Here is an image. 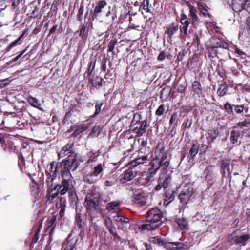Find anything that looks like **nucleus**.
<instances>
[{
  "mask_svg": "<svg viewBox=\"0 0 250 250\" xmlns=\"http://www.w3.org/2000/svg\"><path fill=\"white\" fill-rule=\"evenodd\" d=\"M102 217L104 220V224L110 233L113 236H116L117 235L116 227L113 225L111 218L104 215H103Z\"/></svg>",
  "mask_w": 250,
  "mask_h": 250,
  "instance_id": "nucleus-14",
  "label": "nucleus"
},
{
  "mask_svg": "<svg viewBox=\"0 0 250 250\" xmlns=\"http://www.w3.org/2000/svg\"><path fill=\"white\" fill-rule=\"evenodd\" d=\"M155 155L154 158L151 160L149 164L150 167L147 172L146 180L147 183L154 180L155 175L160 168L166 170L169 165L167 154L165 151L164 147H157L155 151Z\"/></svg>",
  "mask_w": 250,
  "mask_h": 250,
  "instance_id": "nucleus-1",
  "label": "nucleus"
},
{
  "mask_svg": "<svg viewBox=\"0 0 250 250\" xmlns=\"http://www.w3.org/2000/svg\"><path fill=\"white\" fill-rule=\"evenodd\" d=\"M101 132V129L99 126H95L93 127L92 130L90 134V136L92 137H97Z\"/></svg>",
  "mask_w": 250,
  "mask_h": 250,
  "instance_id": "nucleus-47",
  "label": "nucleus"
},
{
  "mask_svg": "<svg viewBox=\"0 0 250 250\" xmlns=\"http://www.w3.org/2000/svg\"><path fill=\"white\" fill-rule=\"evenodd\" d=\"M237 126L241 128L243 127H250V121L248 120H245L243 121L239 122L237 123Z\"/></svg>",
  "mask_w": 250,
  "mask_h": 250,
  "instance_id": "nucleus-50",
  "label": "nucleus"
},
{
  "mask_svg": "<svg viewBox=\"0 0 250 250\" xmlns=\"http://www.w3.org/2000/svg\"><path fill=\"white\" fill-rule=\"evenodd\" d=\"M192 88L195 94H197L198 96L202 94V90L201 85L200 83L198 81H195L193 82L192 84Z\"/></svg>",
  "mask_w": 250,
  "mask_h": 250,
  "instance_id": "nucleus-29",
  "label": "nucleus"
},
{
  "mask_svg": "<svg viewBox=\"0 0 250 250\" xmlns=\"http://www.w3.org/2000/svg\"><path fill=\"white\" fill-rule=\"evenodd\" d=\"M235 111L238 114H241L243 112L244 107L242 105H233Z\"/></svg>",
  "mask_w": 250,
  "mask_h": 250,
  "instance_id": "nucleus-57",
  "label": "nucleus"
},
{
  "mask_svg": "<svg viewBox=\"0 0 250 250\" xmlns=\"http://www.w3.org/2000/svg\"><path fill=\"white\" fill-rule=\"evenodd\" d=\"M228 87L226 85H221L217 90V94L219 96H223L227 92Z\"/></svg>",
  "mask_w": 250,
  "mask_h": 250,
  "instance_id": "nucleus-48",
  "label": "nucleus"
},
{
  "mask_svg": "<svg viewBox=\"0 0 250 250\" xmlns=\"http://www.w3.org/2000/svg\"><path fill=\"white\" fill-rule=\"evenodd\" d=\"M205 172L206 173L205 179L208 182H209L212 180L214 177V174L212 171V166H208L205 169Z\"/></svg>",
  "mask_w": 250,
  "mask_h": 250,
  "instance_id": "nucleus-30",
  "label": "nucleus"
},
{
  "mask_svg": "<svg viewBox=\"0 0 250 250\" xmlns=\"http://www.w3.org/2000/svg\"><path fill=\"white\" fill-rule=\"evenodd\" d=\"M192 119H188L185 121V122L184 123V125L185 128H189L191 127V126L192 125Z\"/></svg>",
  "mask_w": 250,
  "mask_h": 250,
  "instance_id": "nucleus-61",
  "label": "nucleus"
},
{
  "mask_svg": "<svg viewBox=\"0 0 250 250\" xmlns=\"http://www.w3.org/2000/svg\"><path fill=\"white\" fill-rule=\"evenodd\" d=\"M56 220V216L54 215L50 219H48V221L46 224V226L47 228L51 227L52 226V228L51 229V230L50 232V236H49V238H50L51 241L52 240V239L51 238V235L52 234V232L55 228V226H53V224H54Z\"/></svg>",
  "mask_w": 250,
  "mask_h": 250,
  "instance_id": "nucleus-33",
  "label": "nucleus"
},
{
  "mask_svg": "<svg viewBox=\"0 0 250 250\" xmlns=\"http://www.w3.org/2000/svg\"><path fill=\"white\" fill-rule=\"evenodd\" d=\"M250 239V235L245 234L236 238L235 242L236 244L245 245L246 242Z\"/></svg>",
  "mask_w": 250,
  "mask_h": 250,
  "instance_id": "nucleus-31",
  "label": "nucleus"
},
{
  "mask_svg": "<svg viewBox=\"0 0 250 250\" xmlns=\"http://www.w3.org/2000/svg\"><path fill=\"white\" fill-rule=\"evenodd\" d=\"M175 192L172 190H167L165 194L164 205L167 206L175 199Z\"/></svg>",
  "mask_w": 250,
  "mask_h": 250,
  "instance_id": "nucleus-20",
  "label": "nucleus"
},
{
  "mask_svg": "<svg viewBox=\"0 0 250 250\" xmlns=\"http://www.w3.org/2000/svg\"><path fill=\"white\" fill-rule=\"evenodd\" d=\"M189 15L192 19V23L193 25H197L199 22V18L196 14L195 8L190 5L189 6Z\"/></svg>",
  "mask_w": 250,
  "mask_h": 250,
  "instance_id": "nucleus-27",
  "label": "nucleus"
},
{
  "mask_svg": "<svg viewBox=\"0 0 250 250\" xmlns=\"http://www.w3.org/2000/svg\"><path fill=\"white\" fill-rule=\"evenodd\" d=\"M61 172L62 179H71L72 176L70 173L71 168L68 160H64L60 164Z\"/></svg>",
  "mask_w": 250,
  "mask_h": 250,
  "instance_id": "nucleus-8",
  "label": "nucleus"
},
{
  "mask_svg": "<svg viewBox=\"0 0 250 250\" xmlns=\"http://www.w3.org/2000/svg\"><path fill=\"white\" fill-rule=\"evenodd\" d=\"M106 5L107 3L105 0H100L97 2L93 13L92 17L93 20L97 18L98 14L102 12V9Z\"/></svg>",
  "mask_w": 250,
  "mask_h": 250,
  "instance_id": "nucleus-16",
  "label": "nucleus"
},
{
  "mask_svg": "<svg viewBox=\"0 0 250 250\" xmlns=\"http://www.w3.org/2000/svg\"><path fill=\"white\" fill-rule=\"evenodd\" d=\"M39 8L38 7L35 6L32 12L31 13L30 18L35 19L36 18H37L39 15Z\"/></svg>",
  "mask_w": 250,
  "mask_h": 250,
  "instance_id": "nucleus-53",
  "label": "nucleus"
},
{
  "mask_svg": "<svg viewBox=\"0 0 250 250\" xmlns=\"http://www.w3.org/2000/svg\"><path fill=\"white\" fill-rule=\"evenodd\" d=\"M104 167V162L101 163L94 166L90 171H85L83 176V181L90 184L95 183L102 177Z\"/></svg>",
  "mask_w": 250,
  "mask_h": 250,
  "instance_id": "nucleus-3",
  "label": "nucleus"
},
{
  "mask_svg": "<svg viewBox=\"0 0 250 250\" xmlns=\"http://www.w3.org/2000/svg\"><path fill=\"white\" fill-rule=\"evenodd\" d=\"M208 137L210 138L211 141L213 142L215 139L217 137L219 132L217 129H211L208 131Z\"/></svg>",
  "mask_w": 250,
  "mask_h": 250,
  "instance_id": "nucleus-43",
  "label": "nucleus"
},
{
  "mask_svg": "<svg viewBox=\"0 0 250 250\" xmlns=\"http://www.w3.org/2000/svg\"><path fill=\"white\" fill-rule=\"evenodd\" d=\"M235 53L237 54L238 56H240L242 59H245L246 57V54L245 53L237 48H235Z\"/></svg>",
  "mask_w": 250,
  "mask_h": 250,
  "instance_id": "nucleus-59",
  "label": "nucleus"
},
{
  "mask_svg": "<svg viewBox=\"0 0 250 250\" xmlns=\"http://www.w3.org/2000/svg\"><path fill=\"white\" fill-rule=\"evenodd\" d=\"M87 212L89 213L90 216V220L95 225H96V220H98L97 219L100 214L99 209H93L92 210H87Z\"/></svg>",
  "mask_w": 250,
  "mask_h": 250,
  "instance_id": "nucleus-28",
  "label": "nucleus"
},
{
  "mask_svg": "<svg viewBox=\"0 0 250 250\" xmlns=\"http://www.w3.org/2000/svg\"><path fill=\"white\" fill-rule=\"evenodd\" d=\"M249 3H250V0H232V8L236 13L248 12L247 7Z\"/></svg>",
  "mask_w": 250,
  "mask_h": 250,
  "instance_id": "nucleus-6",
  "label": "nucleus"
},
{
  "mask_svg": "<svg viewBox=\"0 0 250 250\" xmlns=\"http://www.w3.org/2000/svg\"><path fill=\"white\" fill-rule=\"evenodd\" d=\"M90 81L92 85L97 88L102 86L103 79L101 77L96 76L94 79Z\"/></svg>",
  "mask_w": 250,
  "mask_h": 250,
  "instance_id": "nucleus-35",
  "label": "nucleus"
},
{
  "mask_svg": "<svg viewBox=\"0 0 250 250\" xmlns=\"http://www.w3.org/2000/svg\"><path fill=\"white\" fill-rule=\"evenodd\" d=\"M199 145L197 143H193L189 151L190 157L193 158L198 153Z\"/></svg>",
  "mask_w": 250,
  "mask_h": 250,
  "instance_id": "nucleus-39",
  "label": "nucleus"
},
{
  "mask_svg": "<svg viewBox=\"0 0 250 250\" xmlns=\"http://www.w3.org/2000/svg\"><path fill=\"white\" fill-rule=\"evenodd\" d=\"M186 85L183 84H180L178 86L177 91L180 93H183L185 92L186 89Z\"/></svg>",
  "mask_w": 250,
  "mask_h": 250,
  "instance_id": "nucleus-63",
  "label": "nucleus"
},
{
  "mask_svg": "<svg viewBox=\"0 0 250 250\" xmlns=\"http://www.w3.org/2000/svg\"><path fill=\"white\" fill-rule=\"evenodd\" d=\"M148 160V158L147 155H143L138 157L130 162V167L134 168L139 165L146 163Z\"/></svg>",
  "mask_w": 250,
  "mask_h": 250,
  "instance_id": "nucleus-18",
  "label": "nucleus"
},
{
  "mask_svg": "<svg viewBox=\"0 0 250 250\" xmlns=\"http://www.w3.org/2000/svg\"><path fill=\"white\" fill-rule=\"evenodd\" d=\"M193 194V189L187 187L183 189L179 195V199L183 205H187Z\"/></svg>",
  "mask_w": 250,
  "mask_h": 250,
  "instance_id": "nucleus-11",
  "label": "nucleus"
},
{
  "mask_svg": "<svg viewBox=\"0 0 250 250\" xmlns=\"http://www.w3.org/2000/svg\"><path fill=\"white\" fill-rule=\"evenodd\" d=\"M69 200L72 204H76L77 200V197L76 191L73 187L72 188L68 191Z\"/></svg>",
  "mask_w": 250,
  "mask_h": 250,
  "instance_id": "nucleus-36",
  "label": "nucleus"
},
{
  "mask_svg": "<svg viewBox=\"0 0 250 250\" xmlns=\"http://www.w3.org/2000/svg\"><path fill=\"white\" fill-rule=\"evenodd\" d=\"M98 156V154L97 153H90L88 159L86 161V164L90 165L91 163L96 162Z\"/></svg>",
  "mask_w": 250,
  "mask_h": 250,
  "instance_id": "nucleus-46",
  "label": "nucleus"
},
{
  "mask_svg": "<svg viewBox=\"0 0 250 250\" xmlns=\"http://www.w3.org/2000/svg\"><path fill=\"white\" fill-rule=\"evenodd\" d=\"M58 167V163L54 161L52 162L50 164V171L49 173H51L52 175H56Z\"/></svg>",
  "mask_w": 250,
  "mask_h": 250,
  "instance_id": "nucleus-45",
  "label": "nucleus"
},
{
  "mask_svg": "<svg viewBox=\"0 0 250 250\" xmlns=\"http://www.w3.org/2000/svg\"><path fill=\"white\" fill-rule=\"evenodd\" d=\"M178 25L172 23L170 26L167 28V33L168 37L171 38L178 31Z\"/></svg>",
  "mask_w": 250,
  "mask_h": 250,
  "instance_id": "nucleus-32",
  "label": "nucleus"
},
{
  "mask_svg": "<svg viewBox=\"0 0 250 250\" xmlns=\"http://www.w3.org/2000/svg\"><path fill=\"white\" fill-rule=\"evenodd\" d=\"M117 41L116 40H111L108 44V52H112L114 48H115V46L117 44Z\"/></svg>",
  "mask_w": 250,
  "mask_h": 250,
  "instance_id": "nucleus-51",
  "label": "nucleus"
},
{
  "mask_svg": "<svg viewBox=\"0 0 250 250\" xmlns=\"http://www.w3.org/2000/svg\"><path fill=\"white\" fill-rule=\"evenodd\" d=\"M180 23L182 26L180 27L181 38H185L188 35V27L189 25V21L188 20L187 16L184 13L181 15Z\"/></svg>",
  "mask_w": 250,
  "mask_h": 250,
  "instance_id": "nucleus-10",
  "label": "nucleus"
},
{
  "mask_svg": "<svg viewBox=\"0 0 250 250\" xmlns=\"http://www.w3.org/2000/svg\"><path fill=\"white\" fill-rule=\"evenodd\" d=\"M120 203L117 201H112L109 203L107 206L106 209L109 212L111 213L117 212L120 210Z\"/></svg>",
  "mask_w": 250,
  "mask_h": 250,
  "instance_id": "nucleus-19",
  "label": "nucleus"
},
{
  "mask_svg": "<svg viewBox=\"0 0 250 250\" xmlns=\"http://www.w3.org/2000/svg\"><path fill=\"white\" fill-rule=\"evenodd\" d=\"M147 127V122L144 120L141 122L139 128L136 127L134 129V131L136 132L138 136H142L146 132V129Z\"/></svg>",
  "mask_w": 250,
  "mask_h": 250,
  "instance_id": "nucleus-24",
  "label": "nucleus"
},
{
  "mask_svg": "<svg viewBox=\"0 0 250 250\" xmlns=\"http://www.w3.org/2000/svg\"><path fill=\"white\" fill-rule=\"evenodd\" d=\"M103 105V103H97L95 105V111L92 117H94L97 115L101 111V107Z\"/></svg>",
  "mask_w": 250,
  "mask_h": 250,
  "instance_id": "nucleus-54",
  "label": "nucleus"
},
{
  "mask_svg": "<svg viewBox=\"0 0 250 250\" xmlns=\"http://www.w3.org/2000/svg\"><path fill=\"white\" fill-rule=\"evenodd\" d=\"M21 44V41H20V39H17L15 41H14L13 42H12L9 46L7 47V50L9 51L10 50L12 47L14 46H16L17 44Z\"/></svg>",
  "mask_w": 250,
  "mask_h": 250,
  "instance_id": "nucleus-58",
  "label": "nucleus"
},
{
  "mask_svg": "<svg viewBox=\"0 0 250 250\" xmlns=\"http://www.w3.org/2000/svg\"><path fill=\"white\" fill-rule=\"evenodd\" d=\"M81 162V161L80 159L79 158H78L77 157L75 156L73 159V160H72L71 164H70V167L71 168V170L74 171L76 169H77V168L79 167V166Z\"/></svg>",
  "mask_w": 250,
  "mask_h": 250,
  "instance_id": "nucleus-37",
  "label": "nucleus"
},
{
  "mask_svg": "<svg viewBox=\"0 0 250 250\" xmlns=\"http://www.w3.org/2000/svg\"><path fill=\"white\" fill-rule=\"evenodd\" d=\"M84 207L86 210L100 209L99 196L93 193H88L85 198Z\"/></svg>",
  "mask_w": 250,
  "mask_h": 250,
  "instance_id": "nucleus-5",
  "label": "nucleus"
},
{
  "mask_svg": "<svg viewBox=\"0 0 250 250\" xmlns=\"http://www.w3.org/2000/svg\"><path fill=\"white\" fill-rule=\"evenodd\" d=\"M47 174V178H46V183L47 184V188H50L54 187L53 181L54 179L56 178V175H52L51 173H48V172L46 171Z\"/></svg>",
  "mask_w": 250,
  "mask_h": 250,
  "instance_id": "nucleus-34",
  "label": "nucleus"
},
{
  "mask_svg": "<svg viewBox=\"0 0 250 250\" xmlns=\"http://www.w3.org/2000/svg\"><path fill=\"white\" fill-rule=\"evenodd\" d=\"M123 175V179H121V182H128L131 181L136 176L137 172L133 169V167H131L125 170Z\"/></svg>",
  "mask_w": 250,
  "mask_h": 250,
  "instance_id": "nucleus-15",
  "label": "nucleus"
},
{
  "mask_svg": "<svg viewBox=\"0 0 250 250\" xmlns=\"http://www.w3.org/2000/svg\"><path fill=\"white\" fill-rule=\"evenodd\" d=\"M95 63L96 61H94L93 60H91L90 61L87 71V74L89 76H90L92 74V73L95 68Z\"/></svg>",
  "mask_w": 250,
  "mask_h": 250,
  "instance_id": "nucleus-49",
  "label": "nucleus"
},
{
  "mask_svg": "<svg viewBox=\"0 0 250 250\" xmlns=\"http://www.w3.org/2000/svg\"><path fill=\"white\" fill-rule=\"evenodd\" d=\"M163 213L158 208H152L149 210L146 213V219L147 223L144 224L141 226L142 229L148 230H154L158 229L162 224Z\"/></svg>",
  "mask_w": 250,
  "mask_h": 250,
  "instance_id": "nucleus-2",
  "label": "nucleus"
},
{
  "mask_svg": "<svg viewBox=\"0 0 250 250\" xmlns=\"http://www.w3.org/2000/svg\"><path fill=\"white\" fill-rule=\"evenodd\" d=\"M165 110L164 104L160 105L155 112V114L158 116H161L163 114Z\"/></svg>",
  "mask_w": 250,
  "mask_h": 250,
  "instance_id": "nucleus-56",
  "label": "nucleus"
},
{
  "mask_svg": "<svg viewBox=\"0 0 250 250\" xmlns=\"http://www.w3.org/2000/svg\"><path fill=\"white\" fill-rule=\"evenodd\" d=\"M221 172L223 177H229L230 179L231 178L229 160L225 159L221 161Z\"/></svg>",
  "mask_w": 250,
  "mask_h": 250,
  "instance_id": "nucleus-13",
  "label": "nucleus"
},
{
  "mask_svg": "<svg viewBox=\"0 0 250 250\" xmlns=\"http://www.w3.org/2000/svg\"><path fill=\"white\" fill-rule=\"evenodd\" d=\"M71 179H62V183L60 184L55 185L56 188L58 189L60 191V193L61 195L65 194L73 186L69 183V181Z\"/></svg>",
  "mask_w": 250,
  "mask_h": 250,
  "instance_id": "nucleus-12",
  "label": "nucleus"
},
{
  "mask_svg": "<svg viewBox=\"0 0 250 250\" xmlns=\"http://www.w3.org/2000/svg\"><path fill=\"white\" fill-rule=\"evenodd\" d=\"M114 221L117 223V225H118L117 223L120 222L122 224L128 223L129 221V219L127 218L120 216V215H116L113 217Z\"/></svg>",
  "mask_w": 250,
  "mask_h": 250,
  "instance_id": "nucleus-42",
  "label": "nucleus"
},
{
  "mask_svg": "<svg viewBox=\"0 0 250 250\" xmlns=\"http://www.w3.org/2000/svg\"><path fill=\"white\" fill-rule=\"evenodd\" d=\"M115 183L113 181L106 180L104 182V185L106 187H111L115 185Z\"/></svg>",
  "mask_w": 250,
  "mask_h": 250,
  "instance_id": "nucleus-64",
  "label": "nucleus"
},
{
  "mask_svg": "<svg viewBox=\"0 0 250 250\" xmlns=\"http://www.w3.org/2000/svg\"><path fill=\"white\" fill-rule=\"evenodd\" d=\"M28 102L31 106L36 108H39V106L41 105L38 100L31 96L28 97Z\"/></svg>",
  "mask_w": 250,
  "mask_h": 250,
  "instance_id": "nucleus-41",
  "label": "nucleus"
},
{
  "mask_svg": "<svg viewBox=\"0 0 250 250\" xmlns=\"http://www.w3.org/2000/svg\"><path fill=\"white\" fill-rule=\"evenodd\" d=\"M48 199L49 200H52L55 198L60 193V191L56 188V186L54 185V187L48 188Z\"/></svg>",
  "mask_w": 250,
  "mask_h": 250,
  "instance_id": "nucleus-26",
  "label": "nucleus"
},
{
  "mask_svg": "<svg viewBox=\"0 0 250 250\" xmlns=\"http://www.w3.org/2000/svg\"><path fill=\"white\" fill-rule=\"evenodd\" d=\"M167 55L164 51H161L158 56V60L160 61H162L166 58Z\"/></svg>",
  "mask_w": 250,
  "mask_h": 250,
  "instance_id": "nucleus-62",
  "label": "nucleus"
},
{
  "mask_svg": "<svg viewBox=\"0 0 250 250\" xmlns=\"http://www.w3.org/2000/svg\"><path fill=\"white\" fill-rule=\"evenodd\" d=\"M224 108L229 114L233 113L232 106L229 103H226L224 105Z\"/></svg>",
  "mask_w": 250,
  "mask_h": 250,
  "instance_id": "nucleus-55",
  "label": "nucleus"
},
{
  "mask_svg": "<svg viewBox=\"0 0 250 250\" xmlns=\"http://www.w3.org/2000/svg\"><path fill=\"white\" fill-rule=\"evenodd\" d=\"M73 153L72 145L70 144L66 145L58 153L59 158H63L66 156L70 157Z\"/></svg>",
  "mask_w": 250,
  "mask_h": 250,
  "instance_id": "nucleus-17",
  "label": "nucleus"
},
{
  "mask_svg": "<svg viewBox=\"0 0 250 250\" xmlns=\"http://www.w3.org/2000/svg\"><path fill=\"white\" fill-rule=\"evenodd\" d=\"M132 201L134 203L140 206H145L149 204V198L147 195L145 193H140L134 195Z\"/></svg>",
  "mask_w": 250,
  "mask_h": 250,
  "instance_id": "nucleus-9",
  "label": "nucleus"
},
{
  "mask_svg": "<svg viewBox=\"0 0 250 250\" xmlns=\"http://www.w3.org/2000/svg\"><path fill=\"white\" fill-rule=\"evenodd\" d=\"M198 8L201 12V13L205 17H209V14L208 13V10L205 7V6L201 3H198Z\"/></svg>",
  "mask_w": 250,
  "mask_h": 250,
  "instance_id": "nucleus-44",
  "label": "nucleus"
},
{
  "mask_svg": "<svg viewBox=\"0 0 250 250\" xmlns=\"http://www.w3.org/2000/svg\"><path fill=\"white\" fill-rule=\"evenodd\" d=\"M241 131L238 129H233L231 131L230 141L232 144H236L238 142V138L241 135Z\"/></svg>",
  "mask_w": 250,
  "mask_h": 250,
  "instance_id": "nucleus-25",
  "label": "nucleus"
},
{
  "mask_svg": "<svg viewBox=\"0 0 250 250\" xmlns=\"http://www.w3.org/2000/svg\"><path fill=\"white\" fill-rule=\"evenodd\" d=\"M150 242L154 244L159 245H166V247L171 250H178L183 248H188L193 246V243L192 242H169L165 243V240L160 236H155L150 238Z\"/></svg>",
  "mask_w": 250,
  "mask_h": 250,
  "instance_id": "nucleus-4",
  "label": "nucleus"
},
{
  "mask_svg": "<svg viewBox=\"0 0 250 250\" xmlns=\"http://www.w3.org/2000/svg\"><path fill=\"white\" fill-rule=\"evenodd\" d=\"M175 222L180 229L187 230L188 229V223L186 219L184 218H177Z\"/></svg>",
  "mask_w": 250,
  "mask_h": 250,
  "instance_id": "nucleus-23",
  "label": "nucleus"
},
{
  "mask_svg": "<svg viewBox=\"0 0 250 250\" xmlns=\"http://www.w3.org/2000/svg\"><path fill=\"white\" fill-rule=\"evenodd\" d=\"M77 240L75 242L68 241L66 243L64 244L62 246L63 250H74L75 249V243Z\"/></svg>",
  "mask_w": 250,
  "mask_h": 250,
  "instance_id": "nucleus-40",
  "label": "nucleus"
},
{
  "mask_svg": "<svg viewBox=\"0 0 250 250\" xmlns=\"http://www.w3.org/2000/svg\"><path fill=\"white\" fill-rule=\"evenodd\" d=\"M85 30V26L84 25H82L80 28V36H81L82 39L86 38Z\"/></svg>",
  "mask_w": 250,
  "mask_h": 250,
  "instance_id": "nucleus-60",
  "label": "nucleus"
},
{
  "mask_svg": "<svg viewBox=\"0 0 250 250\" xmlns=\"http://www.w3.org/2000/svg\"><path fill=\"white\" fill-rule=\"evenodd\" d=\"M90 125V123H83L78 125L76 126L74 133L72 134V136H77L79 135L80 133L83 132L88 128Z\"/></svg>",
  "mask_w": 250,
  "mask_h": 250,
  "instance_id": "nucleus-22",
  "label": "nucleus"
},
{
  "mask_svg": "<svg viewBox=\"0 0 250 250\" xmlns=\"http://www.w3.org/2000/svg\"><path fill=\"white\" fill-rule=\"evenodd\" d=\"M208 56L212 61H215V58H218L217 56V49L211 47H207Z\"/></svg>",
  "mask_w": 250,
  "mask_h": 250,
  "instance_id": "nucleus-38",
  "label": "nucleus"
},
{
  "mask_svg": "<svg viewBox=\"0 0 250 250\" xmlns=\"http://www.w3.org/2000/svg\"><path fill=\"white\" fill-rule=\"evenodd\" d=\"M171 179V177L169 175L164 174L160 176L158 183L162 185L163 188H166L170 185Z\"/></svg>",
  "mask_w": 250,
  "mask_h": 250,
  "instance_id": "nucleus-21",
  "label": "nucleus"
},
{
  "mask_svg": "<svg viewBox=\"0 0 250 250\" xmlns=\"http://www.w3.org/2000/svg\"><path fill=\"white\" fill-rule=\"evenodd\" d=\"M142 7L145 11L146 12L148 13L150 12V10L149 8V0H144L143 3L142 4Z\"/></svg>",
  "mask_w": 250,
  "mask_h": 250,
  "instance_id": "nucleus-52",
  "label": "nucleus"
},
{
  "mask_svg": "<svg viewBox=\"0 0 250 250\" xmlns=\"http://www.w3.org/2000/svg\"><path fill=\"white\" fill-rule=\"evenodd\" d=\"M207 47H211L213 48H217L222 47L225 49H228L229 47L228 44L217 37H212L207 43Z\"/></svg>",
  "mask_w": 250,
  "mask_h": 250,
  "instance_id": "nucleus-7",
  "label": "nucleus"
}]
</instances>
